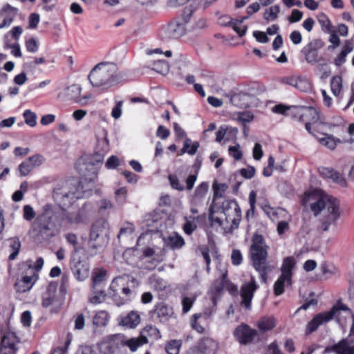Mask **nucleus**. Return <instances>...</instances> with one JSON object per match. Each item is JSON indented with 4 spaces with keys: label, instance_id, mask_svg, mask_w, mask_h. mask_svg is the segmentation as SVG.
I'll return each mask as SVG.
<instances>
[{
    "label": "nucleus",
    "instance_id": "1",
    "mask_svg": "<svg viewBox=\"0 0 354 354\" xmlns=\"http://www.w3.org/2000/svg\"><path fill=\"white\" fill-rule=\"evenodd\" d=\"M302 204L310 207L315 216L321 212V229L326 232L331 226H335L340 216L339 202L321 189H313L306 192L302 198Z\"/></svg>",
    "mask_w": 354,
    "mask_h": 354
},
{
    "label": "nucleus",
    "instance_id": "2",
    "mask_svg": "<svg viewBox=\"0 0 354 354\" xmlns=\"http://www.w3.org/2000/svg\"><path fill=\"white\" fill-rule=\"evenodd\" d=\"M123 77L118 71V66L113 62L97 64L90 72L88 79L93 87L106 91L118 84Z\"/></svg>",
    "mask_w": 354,
    "mask_h": 354
},
{
    "label": "nucleus",
    "instance_id": "3",
    "mask_svg": "<svg viewBox=\"0 0 354 354\" xmlns=\"http://www.w3.org/2000/svg\"><path fill=\"white\" fill-rule=\"evenodd\" d=\"M268 245L263 236L254 234L250 248V257L255 270L259 274L261 282L266 283L268 274L272 270V267L267 263Z\"/></svg>",
    "mask_w": 354,
    "mask_h": 354
},
{
    "label": "nucleus",
    "instance_id": "4",
    "mask_svg": "<svg viewBox=\"0 0 354 354\" xmlns=\"http://www.w3.org/2000/svg\"><path fill=\"white\" fill-rule=\"evenodd\" d=\"M225 219L216 216L213 207L209 208V219L213 223L218 224L225 232L236 229L241 219V210L238 203L233 201H226L223 203V212Z\"/></svg>",
    "mask_w": 354,
    "mask_h": 354
},
{
    "label": "nucleus",
    "instance_id": "5",
    "mask_svg": "<svg viewBox=\"0 0 354 354\" xmlns=\"http://www.w3.org/2000/svg\"><path fill=\"white\" fill-rule=\"evenodd\" d=\"M342 312L347 315H352L353 324L351 328L350 336L354 335V315L352 314L349 308L340 301H338L329 311L321 313L310 321L307 324L306 333L308 335L313 333L320 325L329 322L333 318H335L338 322H341Z\"/></svg>",
    "mask_w": 354,
    "mask_h": 354
},
{
    "label": "nucleus",
    "instance_id": "6",
    "mask_svg": "<svg viewBox=\"0 0 354 354\" xmlns=\"http://www.w3.org/2000/svg\"><path fill=\"white\" fill-rule=\"evenodd\" d=\"M128 276L115 277L109 286V294L114 303L120 306L129 302L133 296V290L130 288Z\"/></svg>",
    "mask_w": 354,
    "mask_h": 354
},
{
    "label": "nucleus",
    "instance_id": "7",
    "mask_svg": "<svg viewBox=\"0 0 354 354\" xmlns=\"http://www.w3.org/2000/svg\"><path fill=\"white\" fill-rule=\"evenodd\" d=\"M60 214H63V212L62 211H56L52 205H46L44 207V212L36 218L32 224L33 231L37 235L43 236L48 234L53 227V220Z\"/></svg>",
    "mask_w": 354,
    "mask_h": 354
},
{
    "label": "nucleus",
    "instance_id": "8",
    "mask_svg": "<svg viewBox=\"0 0 354 354\" xmlns=\"http://www.w3.org/2000/svg\"><path fill=\"white\" fill-rule=\"evenodd\" d=\"M296 265V260L293 257H286L280 268L281 274L274 284V293L277 296L282 295L284 288L290 286L292 281L293 269Z\"/></svg>",
    "mask_w": 354,
    "mask_h": 354
},
{
    "label": "nucleus",
    "instance_id": "9",
    "mask_svg": "<svg viewBox=\"0 0 354 354\" xmlns=\"http://www.w3.org/2000/svg\"><path fill=\"white\" fill-rule=\"evenodd\" d=\"M185 175L183 171L178 170L176 174H169L168 176V180L169 181L171 187L174 189L178 191H183L185 189V186L183 183L180 180V178H185ZM197 179L196 174H190L187 176L185 180L186 189L187 190H192L194 186L195 182Z\"/></svg>",
    "mask_w": 354,
    "mask_h": 354
},
{
    "label": "nucleus",
    "instance_id": "10",
    "mask_svg": "<svg viewBox=\"0 0 354 354\" xmlns=\"http://www.w3.org/2000/svg\"><path fill=\"white\" fill-rule=\"evenodd\" d=\"M289 114L291 115L292 118L298 120L304 123H314L319 119L317 111L311 107L293 106Z\"/></svg>",
    "mask_w": 354,
    "mask_h": 354
},
{
    "label": "nucleus",
    "instance_id": "11",
    "mask_svg": "<svg viewBox=\"0 0 354 354\" xmlns=\"http://www.w3.org/2000/svg\"><path fill=\"white\" fill-rule=\"evenodd\" d=\"M324 46V42L320 39H314L306 44L301 50L306 61L310 64L319 62L318 51Z\"/></svg>",
    "mask_w": 354,
    "mask_h": 354
},
{
    "label": "nucleus",
    "instance_id": "12",
    "mask_svg": "<svg viewBox=\"0 0 354 354\" xmlns=\"http://www.w3.org/2000/svg\"><path fill=\"white\" fill-rule=\"evenodd\" d=\"M233 335L241 344L246 345L254 340L258 336V332L248 324H241L234 329Z\"/></svg>",
    "mask_w": 354,
    "mask_h": 354
},
{
    "label": "nucleus",
    "instance_id": "13",
    "mask_svg": "<svg viewBox=\"0 0 354 354\" xmlns=\"http://www.w3.org/2000/svg\"><path fill=\"white\" fill-rule=\"evenodd\" d=\"M81 86L79 84H74L71 86H68V87L65 88L62 92H60L58 95V97L62 100H73L81 104H85L86 103L87 100L90 98V96L84 95L81 97Z\"/></svg>",
    "mask_w": 354,
    "mask_h": 354
},
{
    "label": "nucleus",
    "instance_id": "14",
    "mask_svg": "<svg viewBox=\"0 0 354 354\" xmlns=\"http://www.w3.org/2000/svg\"><path fill=\"white\" fill-rule=\"evenodd\" d=\"M259 286L257 285L255 278L251 276L250 281L248 283H245L241 288V297L242 299L241 305L246 309L250 310L252 305V300L254 297V292L258 289Z\"/></svg>",
    "mask_w": 354,
    "mask_h": 354
},
{
    "label": "nucleus",
    "instance_id": "15",
    "mask_svg": "<svg viewBox=\"0 0 354 354\" xmlns=\"http://www.w3.org/2000/svg\"><path fill=\"white\" fill-rule=\"evenodd\" d=\"M46 161L44 156L41 154H35L23 161L18 167L20 176H26L30 173L35 168L39 167Z\"/></svg>",
    "mask_w": 354,
    "mask_h": 354
},
{
    "label": "nucleus",
    "instance_id": "16",
    "mask_svg": "<svg viewBox=\"0 0 354 354\" xmlns=\"http://www.w3.org/2000/svg\"><path fill=\"white\" fill-rule=\"evenodd\" d=\"M335 353V354H354V343L350 337L342 339L337 344L325 348L323 354Z\"/></svg>",
    "mask_w": 354,
    "mask_h": 354
},
{
    "label": "nucleus",
    "instance_id": "17",
    "mask_svg": "<svg viewBox=\"0 0 354 354\" xmlns=\"http://www.w3.org/2000/svg\"><path fill=\"white\" fill-rule=\"evenodd\" d=\"M18 14V8L12 6L9 3L4 5L0 9V19L3 20L0 23V29L9 27Z\"/></svg>",
    "mask_w": 354,
    "mask_h": 354
},
{
    "label": "nucleus",
    "instance_id": "18",
    "mask_svg": "<svg viewBox=\"0 0 354 354\" xmlns=\"http://www.w3.org/2000/svg\"><path fill=\"white\" fill-rule=\"evenodd\" d=\"M107 232V223L104 220L97 221L92 226L89 239L105 242Z\"/></svg>",
    "mask_w": 354,
    "mask_h": 354
},
{
    "label": "nucleus",
    "instance_id": "19",
    "mask_svg": "<svg viewBox=\"0 0 354 354\" xmlns=\"http://www.w3.org/2000/svg\"><path fill=\"white\" fill-rule=\"evenodd\" d=\"M72 270L77 280L83 281L88 277L90 266L87 262L78 260L74 263Z\"/></svg>",
    "mask_w": 354,
    "mask_h": 354
},
{
    "label": "nucleus",
    "instance_id": "20",
    "mask_svg": "<svg viewBox=\"0 0 354 354\" xmlns=\"http://www.w3.org/2000/svg\"><path fill=\"white\" fill-rule=\"evenodd\" d=\"M319 174L325 178L330 179L333 182L339 184L342 187L346 185L345 178L337 171L329 167H321L319 169Z\"/></svg>",
    "mask_w": 354,
    "mask_h": 354
},
{
    "label": "nucleus",
    "instance_id": "21",
    "mask_svg": "<svg viewBox=\"0 0 354 354\" xmlns=\"http://www.w3.org/2000/svg\"><path fill=\"white\" fill-rule=\"evenodd\" d=\"M209 185L207 183L203 182L200 183L196 188L194 194L191 198L192 205L197 206L202 204L205 197L207 193Z\"/></svg>",
    "mask_w": 354,
    "mask_h": 354
},
{
    "label": "nucleus",
    "instance_id": "22",
    "mask_svg": "<svg viewBox=\"0 0 354 354\" xmlns=\"http://www.w3.org/2000/svg\"><path fill=\"white\" fill-rule=\"evenodd\" d=\"M19 342V339L15 333L8 331L6 332L1 339L0 348H5L8 350H13L17 351V344Z\"/></svg>",
    "mask_w": 354,
    "mask_h": 354
},
{
    "label": "nucleus",
    "instance_id": "23",
    "mask_svg": "<svg viewBox=\"0 0 354 354\" xmlns=\"http://www.w3.org/2000/svg\"><path fill=\"white\" fill-rule=\"evenodd\" d=\"M106 273V270L102 268H95L93 270L91 274V286L93 288L105 287Z\"/></svg>",
    "mask_w": 354,
    "mask_h": 354
},
{
    "label": "nucleus",
    "instance_id": "24",
    "mask_svg": "<svg viewBox=\"0 0 354 354\" xmlns=\"http://www.w3.org/2000/svg\"><path fill=\"white\" fill-rule=\"evenodd\" d=\"M140 322V316L138 312L131 311L127 315L122 317L120 321V325L128 328H135Z\"/></svg>",
    "mask_w": 354,
    "mask_h": 354
},
{
    "label": "nucleus",
    "instance_id": "25",
    "mask_svg": "<svg viewBox=\"0 0 354 354\" xmlns=\"http://www.w3.org/2000/svg\"><path fill=\"white\" fill-rule=\"evenodd\" d=\"M148 343V339L140 335L137 337H131L123 339L121 342L122 346H127L131 352H135L138 348Z\"/></svg>",
    "mask_w": 354,
    "mask_h": 354
},
{
    "label": "nucleus",
    "instance_id": "26",
    "mask_svg": "<svg viewBox=\"0 0 354 354\" xmlns=\"http://www.w3.org/2000/svg\"><path fill=\"white\" fill-rule=\"evenodd\" d=\"M163 241L165 245L172 250L180 249L185 245L184 239L176 233L164 237Z\"/></svg>",
    "mask_w": 354,
    "mask_h": 354
},
{
    "label": "nucleus",
    "instance_id": "27",
    "mask_svg": "<svg viewBox=\"0 0 354 354\" xmlns=\"http://www.w3.org/2000/svg\"><path fill=\"white\" fill-rule=\"evenodd\" d=\"M37 279V277L35 274L23 277L22 279L15 284L17 290L20 292L30 290Z\"/></svg>",
    "mask_w": 354,
    "mask_h": 354
},
{
    "label": "nucleus",
    "instance_id": "28",
    "mask_svg": "<svg viewBox=\"0 0 354 354\" xmlns=\"http://www.w3.org/2000/svg\"><path fill=\"white\" fill-rule=\"evenodd\" d=\"M319 141L322 145L326 146L331 150L336 147L337 143L342 142L339 139H336L333 136L330 135H327L326 136L320 138ZM342 142L350 143L352 145L351 148L354 149V139L350 138L348 140H344L342 141Z\"/></svg>",
    "mask_w": 354,
    "mask_h": 354
},
{
    "label": "nucleus",
    "instance_id": "29",
    "mask_svg": "<svg viewBox=\"0 0 354 354\" xmlns=\"http://www.w3.org/2000/svg\"><path fill=\"white\" fill-rule=\"evenodd\" d=\"M155 313L160 322H166L172 316L173 310L167 304L161 302L156 306Z\"/></svg>",
    "mask_w": 354,
    "mask_h": 354
},
{
    "label": "nucleus",
    "instance_id": "30",
    "mask_svg": "<svg viewBox=\"0 0 354 354\" xmlns=\"http://www.w3.org/2000/svg\"><path fill=\"white\" fill-rule=\"evenodd\" d=\"M353 50V43L350 40H346L340 53L335 59L334 64L337 66H342L345 63L348 54L352 52Z\"/></svg>",
    "mask_w": 354,
    "mask_h": 354
},
{
    "label": "nucleus",
    "instance_id": "31",
    "mask_svg": "<svg viewBox=\"0 0 354 354\" xmlns=\"http://www.w3.org/2000/svg\"><path fill=\"white\" fill-rule=\"evenodd\" d=\"M105 242L89 239L88 248L84 250V257L89 259L98 254L99 250L104 246Z\"/></svg>",
    "mask_w": 354,
    "mask_h": 354
},
{
    "label": "nucleus",
    "instance_id": "32",
    "mask_svg": "<svg viewBox=\"0 0 354 354\" xmlns=\"http://www.w3.org/2000/svg\"><path fill=\"white\" fill-rule=\"evenodd\" d=\"M106 297L104 288H95L91 287V290L88 296V301L94 305L102 303Z\"/></svg>",
    "mask_w": 354,
    "mask_h": 354
},
{
    "label": "nucleus",
    "instance_id": "33",
    "mask_svg": "<svg viewBox=\"0 0 354 354\" xmlns=\"http://www.w3.org/2000/svg\"><path fill=\"white\" fill-rule=\"evenodd\" d=\"M275 326L276 320L272 316H264L261 317L257 323V326L262 333L272 330Z\"/></svg>",
    "mask_w": 354,
    "mask_h": 354
},
{
    "label": "nucleus",
    "instance_id": "34",
    "mask_svg": "<svg viewBox=\"0 0 354 354\" xmlns=\"http://www.w3.org/2000/svg\"><path fill=\"white\" fill-rule=\"evenodd\" d=\"M71 185L73 187H74V190L65 192L64 194H63V196L66 198H69L71 200H73L75 198L77 199L83 197L84 192L82 190V186L81 185V183L77 180H73L71 183Z\"/></svg>",
    "mask_w": 354,
    "mask_h": 354
},
{
    "label": "nucleus",
    "instance_id": "35",
    "mask_svg": "<svg viewBox=\"0 0 354 354\" xmlns=\"http://www.w3.org/2000/svg\"><path fill=\"white\" fill-rule=\"evenodd\" d=\"M97 147L99 152L101 153L100 158L97 161L102 162L104 155L109 151V142L106 131L103 132L102 138H98Z\"/></svg>",
    "mask_w": 354,
    "mask_h": 354
},
{
    "label": "nucleus",
    "instance_id": "36",
    "mask_svg": "<svg viewBox=\"0 0 354 354\" xmlns=\"http://www.w3.org/2000/svg\"><path fill=\"white\" fill-rule=\"evenodd\" d=\"M140 336L145 337L147 339V337H149L155 340L161 338L160 330L153 325H147L144 328H142L140 333Z\"/></svg>",
    "mask_w": 354,
    "mask_h": 354
},
{
    "label": "nucleus",
    "instance_id": "37",
    "mask_svg": "<svg viewBox=\"0 0 354 354\" xmlns=\"http://www.w3.org/2000/svg\"><path fill=\"white\" fill-rule=\"evenodd\" d=\"M8 250L10 254L8 259L10 260H14L19 252L21 248V242L18 238H12L8 241Z\"/></svg>",
    "mask_w": 354,
    "mask_h": 354
},
{
    "label": "nucleus",
    "instance_id": "38",
    "mask_svg": "<svg viewBox=\"0 0 354 354\" xmlns=\"http://www.w3.org/2000/svg\"><path fill=\"white\" fill-rule=\"evenodd\" d=\"M148 67L162 75L167 74L169 70V64L162 59L153 61L151 64L149 63Z\"/></svg>",
    "mask_w": 354,
    "mask_h": 354
},
{
    "label": "nucleus",
    "instance_id": "39",
    "mask_svg": "<svg viewBox=\"0 0 354 354\" xmlns=\"http://www.w3.org/2000/svg\"><path fill=\"white\" fill-rule=\"evenodd\" d=\"M198 217V216H189L185 218V223L183 225V230L186 234L190 235L196 230Z\"/></svg>",
    "mask_w": 354,
    "mask_h": 354
},
{
    "label": "nucleus",
    "instance_id": "40",
    "mask_svg": "<svg viewBox=\"0 0 354 354\" xmlns=\"http://www.w3.org/2000/svg\"><path fill=\"white\" fill-rule=\"evenodd\" d=\"M56 295V290L54 287H48L42 297V306L47 308L53 304Z\"/></svg>",
    "mask_w": 354,
    "mask_h": 354
},
{
    "label": "nucleus",
    "instance_id": "41",
    "mask_svg": "<svg viewBox=\"0 0 354 354\" xmlns=\"http://www.w3.org/2000/svg\"><path fill=\"white\" fill-rule=\"evenodd\" d=\"M109 316L106 311H98L93 317V324L98 326H104L109 322Z\"/></svg>",
    "mask_w": 354,
    "mask_h": 354
},
{
    "label": "nucleus",
    "instance_id": "42",
    "mask_svg": "<svg viewBox=\"0 0 354 354\" xmlns=\"http://www.w3.org/2000/svg\"><path fill=\"white\" fill-rule=\"evenodd\" d=\"M249 95L240 93L234 94L232 97V101L236 106L246 107L249 105Z\"/></svg>",
    "mask_w": 354,
    "mask_h": 354
},
{
    "label": "nucleus",
    "instance_id": "43",
    "mask_svg": "<svg viewBox=\"0 0 354 354\" xmlns=\"http://www.w3.org/2000/svg\"><path fill=\"white\" fill-rule=\"evenodd\" d=\"M279 12L280 7L278 5L272 6L265 10L263 18L268 21H274L277 18Z\"/></svg>",
    "mask_w": 354,
    "mask_h": 354
},
{
    "label": "nucleus",
    "instance_id": "44",
    "mask_svg": "<svg viewBox=\"0 0 354 354\" xmlns=\"http://www.w3.org/2000/svg\"><path fill=\"white\" fill-rule=\"evenodd\" d=\"M246 19H248V17H243L240 19H234L231 25L233 30L241 37L244 35L247 30V26L243 25V21Z\"/></svg>",
    "mask_w": 354,
    "mask_h": 354
},
{
    "label": "nucleus",
    "instance_id": "45",
    "mask_svg": "<svg viewBox=\"0 0 354 354\" xmlns=\"http://www.w3.org/2000/svg\"><path fill=\"white\" fill-rule=\"evenodd\" d=\"M330 88L335 96H339L342 88V79L340 76H335L331 79Z\"/></svg>",
    "mask_w": 354,
    "mask_h": 354
},
{
    "label": "nucleus",
    "instance_id": "46",
    "mask_svg": "<svg viewBox=\"0 0 354 354\" xmlns=\"http://www.w3.org/2000/svg\"><path fill=\"white\" fill-rule=\"evenodd\" d=\"M295 88L302 92H308L311 89V84L306 78L297 77Z\"/></svg>",
    "mask_w": 354,
    "mask_h": 354
},
{
    "label": "nucleus",
    "instance_id": "47",
    "mask_svg": "<svg viewBox=\"0 0 354 354\" xmlns=\"http://www.w3.org/2000/svg\"><path fill=\"white\" fill-rule=\"evenodd\" d=\"M181 344L177 340H171L165 346L167 354H178Z\"/></svg>",
    "mask_w": 354,
    "mask_h": 354
},
{
    "label": "nucleus",
    "instance_id": "48",
    "mask_svg": "<svg viewBox=\"0 0 354 354\" xmlns=\"http://www.w3.org/2000/svg\"><path fill=\"white\" fill-rule=\"evenodd\" d=\"M203 0H169V4L171 7H176L185 4V3H194L195 8H198L201 5Z\"/></svg>",
    "mask_w": 354,
    "mask_h": 354
},
{
    "label": "nucleus",
    "instance_id": "49",
    "mask_svg": "<svg viewBox=\"0 0 354 354\" xmlns=\"http://www.w3.org/2000/svg\"><path fill=\"white\" fill-rule=\"evenodd\" d=\"M201 317H202L201 314L193 315L191 320V326L194 330L198 333L202 334L205 332V328L200 323L198 322V319Z\"/></svg>",
    "mask_w": 354,
    "mask_h": 354
},
{
    "label": "nucleus",
    "instance_id": "50",
    "mask_svg": "<svg viewBox=\"0 0 354 354\" xmlns=\"http://www.w3.org/2000/svg\"><path fill=\"white\" fill-rule=\"evenodd\" d=\"M195 8V4L194 3H190L183 10L182 14V19L184 23H187L192 15L193 12L196 10Z\"/></svg>",
    "mask_w": 354,
    "mask_h": 354
},
{
    "label": "nucleus",
    "instance_id": "51",
    "mask_svg": "<svg viewBox=\"0 0 354 354\" xmlns=\"http://www.w3.org/2000/svg\"><path fill=\"white\" fill-rule=\"evenodd\" d=\"M24 118L25 119V122L29 125L30 127H35L37 124L36 121V114L32 112L30 110H26L24 112Z\"/></svg>",
    "mask_w": 354,
    "mask_h": 354
},
{
    "label": "nucleus",
    "instance_id": "52",
    "mask_svg": "<svg viewBox=\"0 0 354 354\" xmlns=\"http://www.w3.org/2000/svg\"><path fill=\"white\" fill-rule=\"evenodd\" d=\"M198 147L199 145L198 142H196L191 144V140L189 139H187L184 142L183 150L190 155H194L196 153Z\"/></svg>",
    "mask_w": 354,
    "mask_h": 354
},
{
    "label": "nucleus",
    "instance_id": "53",
    "mask_svg": "<svg viewBox=\"0 0 354 354\" xmlns=\"http://www.w3.org/2000/svg\"><path fill=\"white\" fill-rule=\"evenodd\" d=\"M115 199L118 204L122 205L126 202L127 197V189L126 187H121L115 192Z\"/></svg>",
    "mask_w": 354,
    "mask_h": 354
},
{
    "label": "nucleus",
    "instance_id": "54",
    "mask_svg": "<svg viewBox=\"0 0 354 354\" xmlns=\"http://www.w3.org/2000/svg\"><path fill=\"white\" fill-rule=\"evenodd\" d=\"M293 106H288L282 104H280L274 106L272 108V111L275 113L283 114L286 116L291 117V115L289 114V113L290 112V110Z\"/></svg>",
    "mask_w": 354,
    "mask_h": 354
},
{
    "label": "nucleus",
    "instance_id": "55",
    "mask_svg": "<svg viewBox=\"0 0 354 354\" xmlns=\"http://www.w3.org/2000/svg\"><path fill=\"white\" fill-rule=\"evenodd\" d=\"M254 116L250 111H243L237 113L236 120L242 124H245L251 122Z\"/></svg>",
    "mask_w": 354,
    "mask_h": 354
},
{
    "label": "nucleus",
    "instance_id": "56",
    "mask_svg": "<svg viewBox=\"0 0 354 354\" xmlns=\"http://www.w3.org/2000/svg\"><path fill=\"white\" fill-rule=\"evenodd\" d=\"M319 23L320 24L322 30L326 32H332V25L329 19L325 15H322L319 19Z\"/></svg>",
    "mask_w": 354,
    "mask_h": 354
},
{
    "label": "nucleus",
    "instance_id": "57",
    "mask_svg": "<svg viewBox=\"0 0 354 354\" xmlns=\"http://www.w3.org/2000/svg\"><path fill=\"white\" fill-rule=\"evenodd\" d=\"M23 216L27 221H31L35 216V212L30 205H26L23 207Z\"/></svg>",
    "mask_w": 354,
    "mask_h": 354
},
{
    "label": "nucleus",
    "instance_id": "58",
    "mask_svg": "<svg viewBox=\"0 0 354 354\" xmlns=\"http://www.w3.org/2000/svg\"><path fill=\"white\" fill-rule=\"evenodd\" d=\"M226 277H227V274H223L222 276L221 281L220 282H216L213 285V286L212 288V290L214 292V294L219 295L221 293V292L223 290L225 283L227 282L226 280Z\"/></svg>",
    "mask_w": 354,
    "mask_h": 354
},
{
    "label": "nucleus",
    "instance_id": "59",
    "mask_svg": "<svg viewBox=\"0 0 354 354\" xmlns=\"http://www.w3.org/2000/svg\"><path fill=\"white\" fill-rule=\"evenodd\" d=\"M195 301V297H184L182 300L183 312L188 313Z\"/></svg>",
    "mask_w": 354,
    "mask_h": 354
},
{
    "label": "nucleus",
    "instance_id": "60",
    "mask_svg": "<svg viewBox=\"0 0 354 354\" xmlns=\"http://www.w3.org/2000/svg\"><path fill=\"white\" fill-rule=\"evenodd\" d=\"M229 154L232 156L236 160H239L242 158V152L240 149L239 145L235 146H230L228 149Z\"/></svg>",
    "mask_w": 354,
    "mask_h": 354
},
{
    "label": "nucleus",
    "instance_id": "61",
    "mask_svg": "<svg viewBox=\"0 0 354 354\" xmlns=\"http://www.w3.org/2000/svg\"><path fill=\"white\" fill-rule=\"evenodd\" d=\"M66 241L74 247V252H79L80 248L77 246V238L75 234L68 233L65 236Z\"/></svg>",
    "mask_w": 354,
    "mask_h": 354
},
{
    "label": "nucleus",
    "instance_id": "62",
    "mask_svg": "<svg viewBox=\"0 0 354 354\" xmlns=\"http://www.w3.org/2000/svg\"><path fill=\"white\" fill-rule=\"evenodd\" d=\"M122 102H116L115 106L113 107L111 111V116L115 119H118L122 115Z\"/></svg>",
    "mask_w": 354,
    "mask_h": 354
},
{
    "label": "nucleus",
    "instance_id": "63",
    "mask_svg": "<svg viewBox=\"0 0 354 354\" xmlns=\"http://www.w3.org/2000/svg\"><path fill=\"white\" fill-rule=\"evenodd\" d=\"M255 171L254 167L249 166L247 168L241 169L240 170V174L245 178L250 179L254 176Z\"/></svg>",
    "mask_w": 354,
    "mask_h": 354
},
{
    "label": "nucleus",
    "instance_id": "64",
    "mask_svg": "<svg viewBox=\"0 0 354 354\" xmlns=\"http://www.w3.org/2000/svg\"><path fill=\"white\" fill-rule=\"evenodd\" d=\"M119 165V159L115 156H110L106 162L105 166L108 169H115Z\"/></svg>",
    "mask_w": 354,
    "mask_h": 354
}]
</instances>
